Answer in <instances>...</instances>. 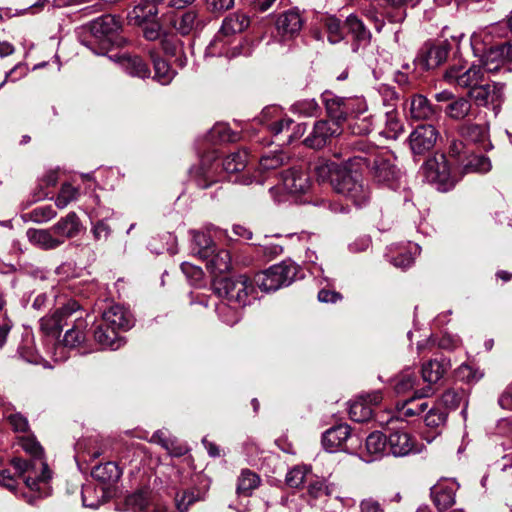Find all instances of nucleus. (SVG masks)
Instances as JSON below:
<instances>
[{
    "mask_svg": "<svg viewBox=\"0 0 512 512\" xmlns=\"http://www.w3.org/2000/svg\"><path fill=\"white\" fill-rule=\"evenodd\" d=\"M148 53L154 66V79L162 85L169 84L175 76L174 70H172L169 64L159 56L155 49L149 50Z\"/></svg>",
    "mask_w": 512,
    "mask_h": 512,
    "instance_id": "obj_38",
    "label": "nucleus"
},
{
    "mask_svg": "<svg viewBox=\"0 0 512 512\" xmlns=\"http://www.w3.org/2000/svg\"><path fill=\"white\" fill-rule=\"evenodd\" d=\"M356 149L360 154L353 158L355 165L367 167L373 180L379 184L389 187L396 184L400 178V170L394 164L390 153L361 142L356 143Z\"/></svg>",
    "mask_w": 512,
    "mask_h": 512,
    "instance_id": "obj_2",
    "label": "nucleus"
},
{
    "mask_svg": "<svg viewBox=\"0 0 512 512\" xmlns=\"http://www.w3.org/2000/svg\"><path fill=\"white\" fill-rule=\"evenodd\" d=\"M483 372L468 364H461L455 371V377L458 381L467 384H474L483 377Z\"/></svg>",
    "mask_w": 512,
    "mask_h": 512,
    "instance_id": "obj_54",
    "label": "nucleus"
},
{
    "mask_svg": "<svg viewBox=\"0 0 512 512\" xmlns=\"http://www.w3.org/2000/svg\"><path fill=\"white\" fill-rule=\"evenodd\" d=\"M347 167L341 166L335 162H320L315 166V175L318 181L329 180L334 188V180L340 176L341 172H346Z\"/></svg>",
    "mask_w": 512,
    "mask_h": 512,
    "instance_id": "obj_43",
    "label": "nucleus"
},
{
    "mask_svg": "<svg viewBox=\"0 0 512 512\" xmlns=\"http://www.w3.org/2000/svg\"><path fill=\"white\" fill-rule=\"evenodd\" d=\"M468 97L478 106L492 105L494 109L498 108L504 98V84H478L468 91Z\"/></svg>",
    "mask_w": 512,
    "mask_h": 512,
    "instance_id": "obj_15",
    "label": "nucleus"
},
{
    "mask_svg": "<svg viewBox=\"0 0 512 512\" xmlns=\"http://www.w3.org/2000/svg\"><path fill=\"white\" fill-rule=\"evenodd\" d=\"M342 129L337 123L328 120L316 121L312 132L304 139L305 146L311 149H321L341 134Z\"/></svg>",
    "mask_w": 512,
    "mask_h": 512,
    "instance_id": "obj_14",
    "label": "nucleus"
},
{
    "mask_svg": "<svg viewBox=\"0 0 512 512\" xmlns=\"http://www.w3.org/2000/svg\"><path fill=\"white\" fill-rule=\"evenodd\" d=\"M393 388L396 394L402 395L406 394L409 391H413L415 394L416 390H420L418 386L420 385V377L419 372L414 368H406L402 370L398 375L393 378Z\"/></svg>",
    "mask_w": 512,
    "mask_h": 512,
    "instance_id": "obj_32",
    "label": "nucleus"
},
{
    "mask_svg": "<svg viewBox=\"0 0 512 512\" xmlns=\"http://www.w3.org/2000/svg\"><path fill=\"white\" fill-rule=\"evenodd\" d=\"M56 215L57 212L52 208V206H40L30 212V219L34 222L42 223L55 218Z\"/></svg>",
    "mask_w": 512,
    "mask_h": 512,
    "instance_id": "obj_62",
    "label": "nucleus"
},
{
    "mask_svg": "<svg viewBox=\"0 0 512 512\" xmlns=\"http://www.w3.org/2000/svg\"><path fill=\"white\" fill-rule=\"evenodd\" d=\"M352 439L348 424H339L326 430L322 435V445L330 453L338 450L348 452L347 442Z\"/></svg>",
    "mask_w": 512,
    "mask_h": 512,
    "instance_id": "obj_19",
    "label": "nucleus"
},
{
    "mask_svg": "<svg viewBox=\"0 0 512 512\" xmlns=\"http://www.w3.org/2000/svg\"><path fill=\"white\" fill-rule=\"evenodd\" d=\"M311 474V470L308 466H295L286 475V483L291 488L301 487L308 476Z\"/></svg>",
    "mask_w": 512,
    "mask_h": 512,
    "instance_id": "obj_53",
    "label": "nucleus"
},
{
    "mask_svg": "<svg viewBox=\"0 0 512 512\" xmlns=\"http://www.w3.org/2000/svg\"><path fill=\"white\" fill-rule=\"evenodd\" d=\"M448 57V49L441 45L426 44L418 53L415 63L423 70L435 69Z\"/></svg>",
    "mask_w": 512,
    "mask_h": 512,
    "instance_id": "obj_23",
    "label": "nucleus"
},
{
    "mask_svg": "<svg viewBox=\"0 0 512 512\" xmlns=\"http://www.w3.org/2000/svg\"><path fill=\"white\" fill-rule=\"evenodd\" d=\"M120 63L131 76L145 79L151 74L148 64L138 55L124 54L120 58Z\"/></svg>",
    "mask_w": 512,
    "mask_h": 512,
    "instance_id": "obj_35",
    "label": "nucleus"
},
{
    "mask_svg": "<svg viewBox=\"0 0 512 512\" xmlns=\"http://www.w3.org/2000/svg\"><path fill=\"white\" fill-rule=\"evenodd\" d=\"M86 28L96 40L110 42L120 31L121 25L115 16L108 14L94 19Z\"/></svg>",
    "mask_w": 512,
    "mask_h": 512,
    "instance_id": "obj_22",
    "label": "nucleus"
},
{
    "mask_svg": "<svg viewBox=\"0 0 512 512\" xmlns=\"http://www.w3.org/2000/svg\"><path fill=\"white\" fill-rule=\"evenodd\" d=\"M212 288L215 294L228 302L245 307L250 302V294L255 288L251 280L245 275L236 277H216Z\"/></svg>",
    "mask_w": 512,
    "mask_h": 512,
    "instance_id": "obj_3",
    "label": "nucleus"
},
{
    "mask_svg": "<svg viewBox=\"0 0 512 512\" xmlns=\"http://www.w3.org/2000/svg\"><path fill=\"white\" fill-rule=\"evenodd\" d=\"M328 117L334 122L342 126L351 116L356 114H364L367 110L365 100L361 97H340L329 91L322 94Z\"/></svg>",
    "mask_w": 512,
    "mask_h": 512,
    "instance_id": "obj_4",
    "label": "nucleus"
},
{
    "mask_svg": "<svg viewBox=\"0 0 512 512\" xmlns=\"http://www.w3.org/2000/svg\"><path fill=\"white\" fill-rule=\"evenodd\" d=\"M346 37L350 38L351 49L354 53L366 49L372 41V33L363 20L352 13L343 22Z\"/></svg>",
    "mask_w": 512,
    "mask_h": 512,
    "instance_id": "obj_12",
    "label": "nucleus"
},
{
    "mask_svg": "<svg viewBox=\"0 0 512 512\" xmlns=\"http://www.w3.org/2000/svg\"><path fill=\"white\" fill-rule=\"evenodd\" d=\"M471 149H469L461 140H452L449 145V156L455 160L458 168L464 162V159L467 158L468 153Z\"/></svg>",
    "mask_w": 512,
    "mask_h": 512,
    "instance_id": "obj_56",
    "label": "nucleus"
},
{
    "mask_svg": "<svg viewBox=\"0 0 512 512\" xmlns=\"http://www.w3.org/2000/svg\"><path fill=\"white\" fill-rule=\"evenodd\" d=\"M250 25V18L240 12L229 14L224 18L219 30V34L223 36H232L243 32Z\"/></svg>",
    "mask_w": 512,
    "mask_h": 512,
    "instance_id": "obj_34",
    "label": "nucleus"
},
{
    "mask_svg": "<svg viewBox=\"0 0 512 512\" xmlns=\"http://www.w3.org/2000/svg\"><path fill=\"white\" fill-rule=\"evenodd\" d=\"M232 266L231 255L228 250H219L212 256L209 261L208 267L215 274H222L228 272Z\"/></svg>",
    "mask_w": 512,
    "mask_h": 512,
    "instance_id": "obj_49",
    "label": "nucleus"
},
{
    "mask_svg": "<svg viewBox=\"0 0 512 512\" xmlns=\"http://www.w3.org/2000/svg\"><path fill=\"white\" fill-rule=\"evenodd\" d=\"M420 393L421 389L416 390L413 397L407 398L402 403L398 402V416L396 419H394V417H390L387 421V425L398 422V418L408 419L421 415L428 408V402L423 399L427 396H420Z\"/></svg>",
    "mask_w": 512,
    "mask_h": 512,
    "instance_id": "obj_25",
    "label": "nucleus"
},
{
    "mask_svg": "<svg viewBox=\"0 0 512 512\" xmlns=\"http://www.w3.org/2000/svg\"><path fill=\"white\" fill-rule=\"evenodd\" d=\"M350 132L354 135L364 136L372 130V120L369 116L356 114L347 121Z\"/></svg>",
    "mask_w": 512,
    "mask_h": 512,
    "instance_id": "obj_50",
    "label": "nucleus"
},
{
    "mask_svg": "<svg viewBox=\"0 0 512 512\" xmlns=\"http://www.w3.org/2000/svg\"><path fill=\"white\" fill-rule=\"evenodd\" d=\"M373 408L361 399L353 402L349 407V417L354 422H367L373 416Z\"/></svg>",
    "mask_w": 512,
    "mask_h": 512,
    "instance_id": "obj_51",
    "label": "nucleus"
},
{
    "mask_svg": "<svg viewBox=\"0 0 512 512\" xmlns=\"http://www.w3.org/2000/svg\"><path fill=\"white\" fill-rule=\"evenodd\" d=\"M79 196V188L73 186L71 183L65 182L61 185L60 190L56 196L55 205L59 209H64L70 203L76 201Z\"/></svg>",
    "mask_w": 512,
    "mask_h": 512,
    "instance_id": "obj_47",
    "label": "nucleus"
},
{
    "mask_svg": "<svg viewBox=\"0 0 512 512\" xmlns=\"http://www.w3.org/2000/svg\"><path fill=\"white\" fill-rule=\"evenodd\" d=\"M248 162V153L238 150L227 155L222 161V170L226 173H237L245 169Z\"/></svg>",
    "mask_w": 512,
    "mask_h": 512,
    "instance_id": "obj_44",
    "label": "nucleus"
},
{
    "mask_svg": "<svg viewBox=\"0 0 512 512\" xmlns=\"http://www.w3.org/2000/svg\"><path fill=\"white\" fill-rule=\"evenodd\" d=\"M388 257L390 263H392L395 267L402 269L410 267L414 262L412 253L406 248H401L397 255L390 254Z\"/></svg>",
    "mask_w": 512,
    "mask_h": 512,
    "instance_id": "obj_60",
    "label": "nucleus"
},
{
    "mask_svg": "<svg viewBox=\"0 0 512 512\" xmlns=\"http://www.w3.org/2000/svg\"><path fill=\"white\" fill-rule=\"evenodd\" d=\"M132 317L131 310L120 304L112 305L103 313V320H129Z\"/></svg>",
    "mask_w": 512,
    "mask_h": 512,
    "instance_id": "obj_58",
    "label": "nucleus"
},
{
    "mask_svg": "<svg viewBox=\"0 0 512 512\" xmlns=\"http://www.w3.org/2000/svg\"><path fill=\"white\" fill-rule=\"evenodd\" d=\"M390 430V428H388ZM389 454L394 457H404L416 452L415 439L403 429L391 428L387 436Z\"/></svg>",
    "mask_w": 512,
    "mask_h": 512,
    "instance_id": "obj_21",
    "label": "nucleus"
},
{
    "mask_svg": "<svg viewBox=\"0 0 512 512\" xmlns=\"http://www.w3.org/2000/svg\"><path fill=\"white\" fill-rule=\"evenodd\" d=\"M298 268L292 263L282 262L257 274L256 283L265 292L276 291L290 285L296 278Z\"/></svg>",
    "mask_w": 512,
    "mask_h": 512,
    "instance_id": "obj_7",
    "label": "nucleus"
},
{
    "mask_svg": "<svg viewBox=\"0 0 512 512\" xmlns=\"http://www.w3.org/2000/svg\"><path fill=\"white\" fill-rule=\"evenodd\" d=\"M422 170L427 182L434 185L439 191H449L457 182V178L452 175L449 162L444 154H435L427 159L422 166Z\"/></svg>",
    "mask_w": 512,
    "mask_h": 512,
    "instance_id": "obj_6",
    "label": "nucleus"
},
{
    "mask_svg": "<svg viewBox=\"0 0 512 512\" xmlns=\"http://www.w3.org/2000/svg\"><path fill=\"white\" fill-rule=\"evenodd\" d=\"M53 233L61 241V245L67 240L76 237L81 230V221L75 212H69L52 226Z\"/></svg>",
    "mask_w": 512,
    "mask_h": 512,
    "instance_id": "obj_28",
    "label": "nucleus"
},
{
    "mask_svg": "<svg viewBox=\"0 0 512 512\" xmlns=\"http://www.w3.org/2000/svg\"><path fill=\"white\" fill-rule=\"evenodd\" d=\"M259 483L260 478L255 472L244 469L238 478L237 492L238 494L248 496L251 494L252 490L258 487Z\"/></svg>",
    "mask_w": 512,
    "mask_h": 512,
    "instance_id": "obj_48",
    "label": "nucleus"
},
{
    "mask_svg": "<svg viewBox=\"0 0 512 512\" xmlns=\"http://www.w3.org/2000/svg\"><path fill=\"white\" fill-rule=\"evenodd\" d=\"M512 62V43L504 42L490 47L481 57L482 69L489 73L498 72Z\"/></svg>",
    "mask_w": 512,
    "mask_h": 512,
    "instance_id": "obj_16",
    "label": "nucleus"
},
{
    "mask_svg": "<svg viewBox=\"0 0 512 512\" xmlns=\"http://www.w3.org/2000/svg\"><path fill=\"white\" fill-rule=\"evenodd\" d=\"M303 26V19L299 11L291 9L280 14L276 20V29L283 37H294Z\"/></svg>",
    "mask_w": 512,
    "mask_h": 512,
    "instance_id": "obj_29",
    "label": "nucleus"
},
{
    "mask_svg": "<svg viewBox=\"0 0 512 512\" xmlns=\"http://www.w3.org/2000/svg\"><path fill=\"white\" fill-rule=\"evenodd\" d=\"M444 80L461 88L473 89L483 81L484 73L481 66L471 65L465 69L462 65H452L444 73Z\"/></svg>",
    "mask_w": 512,
    "mask_h": 512,
    "instance_id": "obj_13",
    "label": "nucleus"
},
{
    "mask_svg": "<svg viewBox=\"0 0 512 512\" xmlns=\"http://www.w3.org/2000/svg\"><path fill=\"white\" fill-rule=\"evenodd\" d=\"M408 339L412 342L416 340L417 350L421 352L429 345H438L439 348L445 350H454L460 345V337L448 331H441V336H437L433 332L420 333V329L410 330L407 332Z\"/></svg>",
    "mask_w": 512,
    "mask_h": 512,
    "instance_id": "obj_11",
    "label": "nucleus"
},
{
    "mask_svg": "<svg viewBox=\"0 0 512 512\" xmlns=\"http://www.w3.org/2000/svg\"><path fill=\"white\" fill-rule=\"evenodd\" d=\"M22 447L30 455V458H13L11 465L30 490V493L24 494L26 502L31 506H36L40 499L46 498L52 493L50 485L52 472L43 459V448L35 438L23 439Z\"/></svg>",
    "mask_w": 512,
    "mask_h": 512,
    "instance_id": "obj_1",
    "label": "nucleus"
},
{
    "mask_svg": "<svg viewBox=\"0 0 512 512\" xmlns=\"http://www.w3.org/2000/svg\"><path fill=\"white\" fill-rule=\"evenodd\" d=\"M450 368V359L443 355L430 359L424 363L420 371V380L425 384V386L420 388V396H430L434 394L438 389L439 383Z\"/></svg>",
    "mask_w": 512,
    "mask_h": 512,
    "instance_id": "obj_10",
    "label": "nucleus"
},
{
    "mask_svg": "<svg viewBox=\"0 0 512 512\" xmlns=\"http://www.w3.org/2000/svg\"><path fill=\"white\" fill-rule=\"evenodd\" d=\"M164 17L172 28L179 34L186 36L195 28L198 12L194 9H189L186 11L166 13Z\"/></svg>",
    "mask_w": 512,
    "mask_h": 512,
    "instance_id": "obj_26",
    "label": "nucleus"
},
{
    "mask_svg": "<svg viewBox=\"0 0 512 512\" xmlns=\"http://www.w3.org/2000/svg\"><path fill=\"white\" fill-rule=\"evenodd\" d=\"M441 403L448 409L455 410L461 403L464 404L461 415L464 419L467 417V395L464 389H448L441 396Z\"/></svg>",
    "mask_w": 512,
    "mask_h": 512,
    "instance_id": "obj_40",
    "label": "nucleus"
},
{
    "mask_svg": "<svg viewBox=\"0 0 512 512\" xmlns=\"http://www.w3.org/2000/svg\"><path fill=\"white\" fill-rule=\"evenodd\" d=\"M334 190L350 200L356 207L366 206L370 201V191L363 181L347 169L334 180Z\"/></svg>",
    "mask_w": 512,
    "mask_h": 512,
    "instance_id": "obj_8",
    "label": "nucleus"
},
{
    "mask_svg": "<svg viewBox=\"0 0 512 512\" xmlns=\"http://www.w3.org/2000/svg\"><path fill=\"white\" fill-rule=\"evenodd\" d=\"M290 156L283 150L269 151L261 155L259 169L261 172L276 170L290 162Z\"/></svg>",
    "mask_w": 512,
    "mask_h": 512,
    "instance_id": "obj_37",
    "label": "nucleus"
},
{
    "mask_svg": "<svg viewBox=\"0 0 512 512\" xmlns=\"http://www.w3.org/2000/svg\"><path fill=\"white\" fill-rule=\"evenodd\" d=\"M459 169L463 174L474 172L485 173L491 169V162L488 157L482 154H474L473 151L470 150L467 158L464 159Z\"/></svg>",
    "mask_w": 512,
    "mask_h": 512,
    "instance_id": "obj_39",
    "label": "nucleus"
},
{
    "mask_svg": "<svg viewBox=\"0 0 512 512\" xmlns=\"http://www.w3.org/2000/svg\"><path fill=\"white\" fill-rule=\"evenodd\" d=\"M161 47L166 55L173 57L182 52L183 44L176 37L165 35L161 38Z\"/></svg>",
    "mask_w": 512,
    "mask_h": 512,
    "instance_id": "obj_63",
    "label": "nucleus"
},
{
    "mask_svg": "<svg viewBox=\"0 0 512 512\" xmlns=\"http://www.w3.org/2000/svg\"><path fill=\"white\" fill-rule=\"evenodd\" d=\"M21 359L27 363L39 365L45 360L32 346V339L27 335L23 340V343L18 347L17 350Z\"/></svg>",
    "mask_w": 512,
    "mask_h": 512,
    "instance_id": "obj_52",
    "label": "nucleus"
},
{
    "mask_svg": "<svg viewBox=\"0 0 512 512\" xmlns=\"http://www.w3.org/2000/svg\"><path fill=\"white\" fill-rule=\"evenodd\" d=\"M198 497L193 491L185 490L182 493H177L175 497L176 508L179 512H186L190 505L195 503Z\"/></svg>",
    "mask_w": 512,
    "mask_h": 512,
    "instance_id": "obj_64",
    "label": "nucleus"
},
{
    "mask_svg": "<svg viewBox=\"0 0 512 512\" xmlns=\"http://www.w3.org/2000/svg\"><path fill=\"white\" fill-rule=\"evenodd\" d=\"M410 113L416 120H427L434 116L435 110L425 96L415 95L411 100Z\"/></svg>",
    "mask_w": 512,
    "mask_h": 512,
    "instance_id": "obj_41",
    "label": "nucleus"
},
{
    "mask_svg": "<svg viewBox=\"0 0 512 512\" xmlns=\"http://www.w3.org/2000/svg\"><path fill=\"white\" fill-rule=\"evenodd\" d=\"M294 113L304 117H313L319 114L320 106L315 99H301L296 101L292 107Z\"/></svg>",
    "mask_w": 512,
    "mask_h": 512,
    "instance_id": "obj_55",
    "label": "nucleus"
},
{
    "mask_svg": "<svg viewBox=\"0 0 512 512\" xmlns=\"http://www.w3.org/2000/svg\"><path fill=\"white\" fill-rule=\"evenodd\" d=\"M461 136L473 142H479L484 137V127L476 123H466L459 128Z\"/></svg>",
    "mask_w": 512,
    "mask_h": 512,
    "instance_id": "obj_57",
    "label": "nucleus"
},
{
    "mask_svg": "<svg viewBox=\"0 0 512 512\" xmlns=\"http://www.w3.org/2000/svg\"><path fill=\"white\" fill-rule=\"evenodd\" d=\"M122 470L118 464L113 461L98 464L93 467L91 476L100 486L110 487L115 484L121 477Z\"/></svg>",
    "mask_w": 512,
    "mask_h": 512,
    "instance_id": "obj_30",
    "label": "nucleus"
},
{
    "mask_svg": "<svg viewBox=\"0 0 512 512\" xmlns=\"http://www.w3.org/2000/svg\"><path fill=\"white\" fill-rule=\"evenodd\" d=\"M387 436L388 435L375 431L366 438V449L371 455V458L367 460L368 462L375 461L384 454V451L388 446Z\"/></svg>",
    "mask_w": 512,
    "mask_h": 512,
    "instance_id": "obj_42",
    "label": "nucleus"
},
{
    "mask_svg": "<svg viewBox=\"0 0 512 512\" xmlns=\"http://www.w3.org/2000/svg\"><path fill=\"white\" fill-rule=\"evenodd\" d=\"M61 322H40L42 331L52 341L58 340L62 332ZM87 333L81 331L77 326L67 329L61 341H57L56 350L61 351V358H67L64 355V349H77L81 355L88 354L92 350L87 348Z\"/></svg>",
    "mask_w": 512,
    "mask_h": 512,
    "instance_id": "obj_5",
    "label": "nucleus"
},
{
    "mask_svg": "<svg viewBox=\"0 0 512 512\" xmlns=\"http://www.w3.org/2000/svg\"><path fill=\"white\" fill-rule=\"evenodd\" d=\"M472 110V104L468 98L458 97L451 101L445 108V114L453 120L465 119Z\"/></svg>",
    "mask_w": 512,
    "mask_h": 512,
    "instance_id": "obj_45",
    "label": "nucleus"
},
{
    "mask_svg": "<svg viewBox=\"0 0 512 512\" xmlns=\"http://www.w3.org/2000/svg\"><path fill=\"white\" fill-rule=\"evenodd\" d=\"M324 27L328 34V41L331 44H337L345 39L346 33L343 27V22L336 16H327L324 19Z\"/></svg>",
    "mask_w": 512,
    "mask_h": 512,
    "instance_id": "obj_46",
    "label": "nucleus"
},
{
    "mask_svg": "<svg viewBox=\"0 0 512 512\" xmlns=\"http://www.w3.org/2000/svg\"><path fill=\"white\" fill-rule=\"evenodd\" d=\"M134 327V322H100L92 331L94 341L101 350H118L126 343L121 332H127Z\"/></svg>",
    "mask_w": 512,
    "mask_h": 512,
    "instance_id": "obj_9",
    "label": "nucleus"
},
{
    "mask_svg": "<svg viewBox=\"0 0 512 512\" xmlns=\"http://www.w3.org/2000/svg\"><path fill=\"white\" fill-rule=\"evenodd\" d=\"M220 165V163L214 162L210 166H207L205 162H203L201 166L196 168L192 173V178L196 186L200 189H208L213 184L222 181L221 173L217 172Z\"/></svg>",
    "mask_w": 512,
    "mask_h": 512,
    "instance_id": "obj_31",
    "label": "nucleus"
},
{
    "mask_svg": "<svg viewBox=\"0 0 512 512\" xmlns=\"http://www.w3.org/2000/svg\"><path fill=\"white\" fill-rule=\"evenodd\" d=\"M113 495L110 487L93 485L91 483L82 486L81 497L83 506L97 509L107 502Z\"/></svg>",
    "mask_w": 512,
    "mask_h": 512,
    "instance_id": "obj_27",
    "label": "nucleus"
},
{
    "mask_svg": "<svg viewBox=\"0 0 512 512\" xmlns=\"http://www.w3.org/2000/svg\"><path fill=\"white\" fill-rule=\"evenodd\" d=\"M284 189L290 194H304L311 185L307 171L301 167H292L281 173Z\"/></svg>",
    "mask_w": 512,
    "mask_h": 512,
    "instance_id": "obj_20",
    "label": "nucleus"
},
{
    "mask_svg": "<svg viewBox=\"0 0 512 512\" xmlns=\"http://www.w3.org/2000/svg\"><path fill=\"white\" fill-rule=\"evenodd\" d=\"M439 133L437 129L430 124L417 126L409 136V145L412 152L416 155H423L430 151L436 144Z\"/></svg>",
    "mask_w": 512,
    "mask_h": 512,
    "instance_id": "obj_17",
    "label": "nucleus"
},
{
    "mask_svg": "<svg viewBox=\"0 0 512 512\" xmlns=\"http://www.w3.org/2000/svg\"><path fill=\"white\" fill-rule=\"evenodd\" d=\"M447 415L446 411L433 407L425 415L424 422L428 427L438 428L446 423Z\"/></svg>",
    "mask_w": 512,
    "mask_h": 512,
    "instance_id": "obj_59",
    "label": "nucleus"
},
{
    "mask_svg": "<svg viewBox=\"0 0 512 512\" xmlns=\"http://www.w3.org/2000/svg\"><path fill=\"white\" fill-rule=\"evenodd\" d=\"M27 237L29 241L43 250H52L61 246V241L50 229H28Z\"/></svg>",
    "mask_w": 512,
    "mask_h": 512,
    "instance_id": "obj_33",
    "label": "nucleus"
},
{
    "mask_svg": "<svg viewBox=\"0 0 512 512\" xmlns=\"http://www.w3.org/2000/svg\"><path fill=\"white\" fill-rule=\"evenodd\" d=\"M162 1L163 0H141L128 12V24L140 27L154 20L159 13L157 4Z\"/></svg>",
    "mask_w": 512,
    "mask_h": 512,
    "instance_id": "obj_24",
    "label": "nucleus"
},
{
    "mask_svg": "<svg viewBox=\"0 0 512 512\" xmlns=\"http://www.w3.org/2000/svg\"><path fill=\"white\" fill-rule=\"evenodd\" d=\"M431 497L434 505L440 512H442L454 504L455 491L453 487L439 483L431 488Z\"/></svg>",
    "mask_w": 512,
    "mask_h": 512,
    "instance_id": "obj_36",
    "label": "nucleus"
},
{
    "mask_svg": "<svg viewBox=\"0 0 512 512\" xmlns=\"http://www.w3.org/2000/svg\"><path fill=\"white\" fill-rule=\"evenodd\" d=\"M7 421L14 432L25 433L29 430V422L26 416L20 412H13L7 416Z\"/></svg>",
    "mask_w": 512,
    "mask_h": 512,
    "instance_id": "obj_61",
    "label": "nucleus"
},
{
    "mask_svg": "<svg viewBox=\"0 0 512 512\" xmlns=\"http://www.w3.org/2000/svg\"><path fill=\"white\" fill-rule=\"evenodd\" d=\"M124 506L123 510L132 512H166V508L157 503L151 491L147 489H141L126 496Z\"/></svg>",
    "mask_w": 512,
    "mask_h": 512,
    "instance_id": "obj_18",
    "label": "nucleus"
}]
</instances>
